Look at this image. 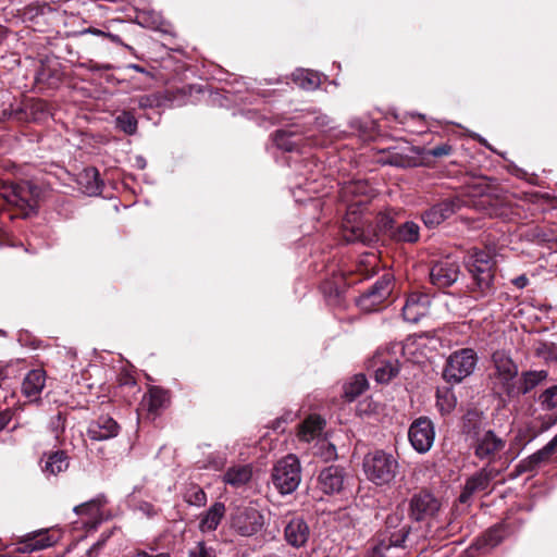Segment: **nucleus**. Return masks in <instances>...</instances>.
Wrapping results in <instances>:
<instances>
[{
	"mask_svg": "<svg viewBox=\"0 0 557 557\" xmlns=\"http://www.w3.org/2000/svg\"><path fill=\"white\" fill-rule=\"evenodd\" d=\"M408 438L419 454L429 451L435 438L433 422L426 417L416 419L408 430Z\"/></svg>",
	"mask_w": 557,
	"mask_h": 557,
	"instance_id": "9b49d317",
	"label": "nucleus"
},
{
	"mask_svg": "<svg viewBox=\"0 0 557 557\" xmlns=\"http://www.w3.org/2000/svg\"><path fill=\"white\" fill-rule=\"evenodd\" d=\"M324 425L325 421L320 416L311 414L299 425L298 438L306 443L319 440L323 432Z\"/></svg>",
	"mask_w": 557,
	"mask_h": 557,
	"instance_id": "a878e982",
	"label": "nucleus"
},
{
	"mask_svg": "<svg viewBox=\"0 0 557 557\" xmlns=\"http://www.w3.org/2000/svg\"><path fill=\"white\" fill-rule=\"evenodd\" d=\"M346 239L348 242L360 240V242H363V243L368 240V238L364 235V232L359 226H356V225H354L351 227V235L347 236Z\"/></svg>",
	"mask_w": 557,
	"mask_h": 557,
	"instance_id": "09e8293b",
	"label": "nucleus"
},
{
	"mask_svg": "<svg viewBox=\"0 0 557 557\" xmlns=\"http://www.w3.org/2000/svg\"><path fill=\"white\" fill-rule=\"evenodd\" d=\"M403 356V343H393L384 349H379L370 363L375 381L382 384L391 382L399 372Z\"/></svg>",
	"mask_w": 557,
	"mask_h": 557,
	"instance_id": "7ed1b4c3",
	"label": "nucleus"
},
{
	"mask_svg": "<svg viewBox=\"0 0 557 557\" xmlns=\"http://www.w3.org/2000/svg\"><path fill=\"white\" fill-rule=\"evenodd\" d=\"M483 194H484V188H479L478 191L472 190V191L469 193L470 196H476V195L483 196Z\"/></svg>",
	"mask_w": 557,
	"mask_h": 557,
	"instance_id": "69168bd1",
	"label": "nucleus"
},
{
	"mask_svg": "<svg viewBox=\"0 0 557 557\" xmlns=\"http://www.w3.org/2000/svg\"><path fill=\"white\" fill-rule=\"evenodd\" d=\"M168 403V394L159 387H151L144 396L141 406L151 414H157Z\"/></svg>",
	"mask_w": 557,
	"mask_h": 557,
	"instance_id": "7c9ffc66",
	"label": "nucleus"
},
{
	"mask_svg": "<svg viewBox=\"0 0 557 557\" xmlns=\"http://www.w3.org/2000/svg\"><path fill=\"white\" fill-rule=\"evenodd\" d=\"M69 468V457L65 451L57 450L48 455L42 467V471L47 475H57L64 472Z\"/></svg>",
	"mask_w": 557,
	"mask_h": 557,
	"instance_id": "2f4dec72",
	"label": "nucleus"
},
{
	"mask_svg": "<svg viewBox=\"0 0 557 557\" xmlns=\"http://www.w3.org/2000/svg\"><path fill=\"white\" fill-rule=\"evenodd\" d=\"M225 460L223 458L214 459L211 462V467L215 470H220L224 466Z\"/></svg>",
	"mask_w": 557,
	"mask_h": 557,
	"instance_id": "680f3d73",
	"label": "nucleus"
},
{
	"mask_svg": "<svg viewBox=\"0 0 557 557\" xmlns=\"http://www.w3.org/2000/svg\"><path fill=\"white\" fill-rule=\"evenodd\" d=\"M225 515V506L222 503H214L201 517L199 530L208 533L216 530L222 518Z\"/></svg>",
	"mask_w": 557,
	"mask_h": 557,
	"instance_id": "c756f323",
	"label": "nucleus"
},
{
	"mask_svg": "<svg viewBox=\"0 0 557 557\" xmlns=\"http://www.w3.org/2000/svg\"><path fill=\"white\" fill-rule=\"evenodd\" d=\"M512 284L522 289L529 284V278L525 275H520L512 280Z\"/></svg>",
	"mask_w": 557,
	"mask_h": 557,
	"instance_id": "864d4df0",
	"label": "nucleus"
},
{
	"mask_svg": "<svg viewBox=\"0 0 557 557\" xmlns=\"http://www.w3.org/2000/svg\"><path fill=\"white\" fill-rule=\"evenodd\" d=\"M117 423L108 416H101L89 423L87 435L92 441H107L119 434Z\"/></svg>",
	"mask_w": 557,
	"mask_h": 557,
	"instance_id": "4be33fe9",
	"label": "nucleus"
},
{
	"mask_svg": "<svg viewBox=\"0 0 557 557\" xmlns=\"http://www.w3.org/2000/svg\"><path fill=\"white\" fill-rule=\"evenodd\" d=\"M116 127L127 135H133L137 131V120L129 112H122L115 119Z\"/></svg>",
	"mask_w": 557,
	"mask_h": 557,
	"instance_id": "ea45409f",
	"label": "nucleus"
},
{
	"mask_svg": "<svg viewBox=\"0 0 557 557\" xmlns=\"http://www.w3.org/2000/svg\"><path fill=\"white\" fill-rule=\"evenodd\" d=\"M295 133L292 131L280 129L275 133L274 143L277 148L285 151H295L298 149L299 139L294 138Z\"/></svg>",
	"mask_w": 557,
	"mask_h": 557,
	"instance_id": "4c0bfd02",
	"label": "nucleus"
},
{
	"mask_svg": "<svg viewBox=\"0 0 557 557\" xmlns=\"http://www.w3.org/2000/svg\"><path fill=\"white\" fill-rule=\"evenodd\" d=\"M252 478L250 465H235L230 467L223 474V482L234 488L246 485Z\"/></svg>",
	"mask_w": 557,
	"mask_h": 557,
	"instance_id": "bb28decb",
	"label": "nucleus"
},
{
	"mask_svg": "<svg viewBox=\"0 0 557 557\" xmlns=\"http://www.w3.org/2000/svg\"><path fill=\"white\" fill-rule=\"evenodd\" d=\"M110 536V534L108 535H102V539L99 540L96 544H94L90 549L88 550V555L89 556H92L94 554H97L98 550L103 546L104 542L107 541V539Z\"/></svg>",
	"mask_w": 557,
	"mask_h": 557,
	"instance_id": "603ef678",
	"label": "nucleus"
},
{
	"mask_svg": "<svg viewBox=\"0 0 557 557\" xmlns=\"http://www.w3.org/2000/svg\"><path fill=\"white\" fill-rule=\"evenodd\" d=\"M10 421V416L8 413H0V430L4 429Z\"/></svg>",
	"mask_w": 557,
	"mask_h": 557,
	"instance_id": "052dcab7",
	"label": "nucleus"
},
{
	"mask_svg": "<svg viewBox=\"0 0 557 557\" xmlns=\"http://www.w3.org/2000/svg\"><path fill=\"white\" fill-rule=\"evenodd\" d=\"M153 100L149 96L140 97L139 99V107L140 108H147L152 106Z\"/></svg>",
	"mask_w": 557,
	"mask_h": 557,
	"instance_id": "13d9d810",
	"label": "nucleus"
},
{
	"mask_svg": "<svg viewBox=\"0 0 557 557\" xmlns=\"http://www.w3.org/2000/svg\"><path fill=\"white\" fill-rule=\"evenodd\" d=\"M49 115V106L41 99H27L11 111L10 117L17 122H39Z\"/></svg>",
	"mask_w": 557,
	"mask_h": 557,
	"instance_id": "dca6fc26",
	"label": "nucleus"
},
{
	"mask_svg": "<svg viewBox=\"0 0 557 557\" xmlns=\"http://www.w3.org/2000/svg\"><path fill=\"white\" fill-rule=\"evenodd\" d=\"M46 385V373L41 369L29 371L23 380L22 392L30 403H37Z\"/></svg>",
	"mask_w": 557,
	"mask_h": 557,
	"instance_id": "5701e85b",
	"label": "nucleus"
},
{
	"mask_svg": "<svg viewBox=\"0 0 557 557\" xmlns=\"http://www.w3.org/2000/svg\"><path fill=\"white\" fill-rule=\"evenodd\" d=\"M467 268L472 276L470 293L475 299L486 298L494 294V261L483 250H473L467 259Z\"/></svg>",
	"mask_w": 557,
	"mask_h": 557,
	"instance_id": "f257e3e1",
	"label": "nucleus"
},
{
	"mask_svg": "<svg viewBox=\"0 0 557 557\" xmlns=\"http://www.w3.org/2000/svg\"><path fill=\"white\" fill-rule=\"evenodd\" d=\"M369 186L366 182L356 181L346 184L342 188V194L344 198H348V196H358L366 195L368 193Z\"/></svg>",
	"mask_w": 557,
	"mask_h": 557,
	"instance_id": "37998d69",
	"label": "nucleus"
},
{
	"mask_svg": "<svg viewBox=\"0 0 557 557\" xmlns=\"http://www.w3.org/2000/svg\"><path fill=\"white\" fill-rule=\"evenodd\" d=\"M459 273V263L453 258L446 257L432 265L430 270V281L434 286L445 288L457 281Z\"/></svg>",
	"mask_w": 557,
	"mask_h": 557,
	"instance_id": "f8f14e48",
	"label": "nucleus"
},
{
	"mask_svg": "<svg viewBox=\"0 0 557 557\" xmlns=\"http://www.w3.org/2000/svg\"><path fill=\"white\" fill-rule=\"evenodd\" d=\"M86 32L90 33L92 35H97V36H103V37L106 36V32L97 29V28H89Z\"/></svg>",
	"mask_w": 557,
	"mask_h": 557,
	"instance_id": "0e129e2a",
	"label": "nucleus"
},
{
	"mask_svg": "<svg viewBox=\"0 0 557 557\" xmlns=\"http://www.w3.org/2000/svg\"><path fill=\"white\" fill-rule=\"evenodd\" d=\"M50 77L51 75L47 74L45 69H41L36 75V81L44 83L47 82Z\"/></svg>",
	"mask_w": 557,
	"mask_h": 557,
	"instance_id": "4d7b16f0",
	"label": "nucleus"
},
{
	"mask_svg": "<svg viewBox=\"0 0 557 557\" xmlns=\"http://www.w3.org/2000/svg\"><path fill=\"white\" fill-rule=\"evenodd\" d=\"M541 408L550 411L557 408V385L544 389L537 398Z\"/></svg>",
	"mask_w": 557,
	"mask_h": 557,
	"instance_id": "58836bf2",
	"label": "nucleus"
},
{
	"mask_svg": "<svg viewBox=\"0 0 557 557\" xmlns=\"http://www.w3.org/2000/svg\"><path fill=\"white\" fill-rule=\"evenodd\" d=\"M39 195L40 189L29 182L11 184L5 186L2 193L4 200L18 208L25 216L36 209Z\"/></svg>",
	"mask_w": 557,
	"mask_h": 557,
	"instance_id": "423d86ee",
	"label": "nucleus"
},
{
	"mask_svg": "<svg viewBox=\"0 0 557 557\" xmlns=\"http://www.w3.org/2000/svg\"><path fill=\"white\" fill-rule=\"evenodd\" d=\"M292 76L294 83L306 90H314L321 84V74L311 70L298 69Z\"/></svg>",
	"mask_w": 557,
	"mask_h": 557,
	"instance_id": "72a5a7b5",
	"label": "nucleus"
},
{
	"mask_svg": "<svg viewBox=\"0 0 557 557\" xmlns=\"http://www.w3.org/2000/svg\"><path fill=\"white\" fill-rule=\"evenodd\" d=\"M55 539L49 535L47 532L40 531L34 534H28L24 541L18 544L17 552L22 554L40 550L52 546L55 543Z\"/></svg>",
	"mask_w": 557,
	"mask_h": 557,
	"instance_id": "cd10ccee",
	"label": "nucleus"
},
{
	"mask_svg": "<svg viewBox=\"0 0 557 557\" xmlns=\"http://www.w3.org/2000/svg\"><path fill=\"white\" fill-rule=\"evenodd\" d=\"M263 525V516L253 506L237 507L232 513L231 527L243 536H251Z\"/></svg>",
	"mask_w": 557,
	"mask_h": 557,
	"instance_id": "6e6552de",
	"label": "nucleus"
},
{
	"mask_svg": "<svg viewBox=\"0 0 557 557\" xmlns=\"http://www.w3.org/2000/svg\"><path fill=\"white\" fill-rule=\"evenodd\" d=\"M51 425L53 426L54 429V432H55V437L59 436V433L63 431L64 429V425H63V417L61 413H58L54 418H52L51 420Z\"/></svg>",
	"mask_w": 557,
	"mask_h": 557,
	"instance_id": "3c124183",
	"label": "nucleus"
},
{
	"mask_svg": "<svg viewBox=\"0 0 557 557\" xmlns=\"http://www.w3.org/2000/svg\"><path fill=\"white\" fill-rule=\"evenodd\" d=\"M127 67L132 69L136 72H139V73H148L143 66H140L138 64H129Z\"/></svg>",
	"mask_w": 557,
	"mask_h": 557,
	"instance_id": "e2e57ef3",
	"label": "nucleus"
},
{
	"mask_svg": "<svg viewBox=\"0 0 557 557\" xmlns=\"http://www.w3.org/2000/svg\"><path fill=\"white\" fill-rule=\"evenodd\" d=\"M476 354L471 348H463L453 352L443 371V377L453 384L460 383L469 376L476 366Z\"/></svg>",
	"mask_w": 557,
	"mask_h": 557,
	"instance_id": "0eeeda50",
	"label": "nucleus"
},
{
	"mask_svg": "<svg viewBox=\"0 0 557 557\" xmlns=\"http://www.w3.org/2000/svg\"><path fill=\"white\" fill-rule=\"evenodd\" d=\"M401 529H407L409 532L408 524H403V513L395 511L387 516L385 521V530L379 535L396 533Z\"/></svg>",
	"mask_w": 557,
	"mask_h": 557,
	"instance_id": "a19ab883",
	"label": "nucleus"
},
{
	"mask_svg": "<svg viewBox=\"0 0 557 557\" xmlns=\"http://www.w3.org/2000/svg\"><path fill=\"white\" fill-rule=\"evenodd\" d=\"M345 483V472L338 466H330L323 469L318 478V486L324 494L339 493Z\"/></svg>",
	"mask_w": 557,
	"mask_h": 557,
	"instance_id": "412c9836",
	"label": "nucleus"
},
{
	"mask_svg": "<svg viewBox=\"0 0 557 557\" xmlns=\"http://www.w3.org/2000/svg\"><path fill=\"white\" fill-rule=\"evenodd\" d=\"M78 184L84 194L97 196L102 191V182L99 172L95 168H87L78 175Z\"/></svg>",
	"mask_w": 557,
	"mask_h": 557,
	"instance_id": "c85d7f7f",
	"label": "nucleus"
},
{
	"mask_svg": "<svg viewBox=\"0 0 557 557\" xmlns=\"http://www.w3.org/2000/svg\"><path fill=\"white\" fill-rule=\"evenodd\" d=\"M440 509V500L425 491L414 494L410 500V515L416 521L433 519Z\"/></svg>",
	"mask_w": 557,
	"mask_h": 557,
	"instance_id": "ddd939ff",
	"label": "nucleus"
},
{
	"mask_svg": "<svg viewBox=\"0 0 557 557\" xmlns=\"http://www.w3.org/2000/svg\"><path fill=\"white\" fill-rule=\"evenodd\" d=\"M188 557H216L215 549L206 542H196L188 550Z\"/></svg>",
	"mask_w": 557,
	"mask_h": 557,
	"instance_id": "c03bdc74",
	"label": "nucleus"
},
{
	"mask_svg": "<svg viewBox=\"0 0 557 557\" xmlns=\"http://www.w3.org/2000/svg\"><path fill=\"white\" fill-rule=\"evenodd\" d=\"M320 447L315 451L317 455L321 456L324 460H332L336 457V448L333 444L325 440L319 441Z\"/></svg>",
	"mask_w": 557,
	"mask_h": 557,
	"instance_id": "49530a36",
	"label": "nucleus"
},
{
	"mask_svg": "<svg viewBox=\"0 0 557 557\" xmlns=\"http://www.w3.org/2000/svg\"><path fill=\"white\" fill-rule=\"evenodd\" d=\"M139 509L148 516H152L156 513L153 506L148 503L140 505Z\"/></svg>",
	"mask_w": 557,
	"mask_h": 557,
	"instance_id": "6e6d98bb",
	"label": "nucleus"
},
{
	"mask_svg": "<svg viewBox=\"0 0 557 557\" xmlns=\"http://www.w3.org/2000/svg\"><path fill=\"white\" fill-rule=\"evenodd\" d=\"M102 500L100 498L92 499L90 502L84 503L82 505H78L74 508V511L77 515H86L88 516L89 520L85 521V524H91V528H96L98 523L101 522V507H102Z\"/></svg>",
	"mask_w": 557,
	"mask_h": 557,
	"instance_id": "473e14b6",
	"label": "nucleus"
},
{
	"mask_svg": "<svg viewBox=\"0 0 557 557\" xmlns=\"http://www.w3.org/2000/svg\"><path fill=\"white\" fill-rule=\"evenodd\" d=\"M474 137H475V138H478V140H479L481 144H483L484 146H486V147H488V148H490V146L487 145V143H486V140H485L484 138H482V137H481V136H479V135H474Z\"/></svg>",
	"mask_w": 557,
	"mask_h": 557,
	"instance_id": "338daca9",
	"label": "nucleus"
},
{
	"mask_svg": "<svg viewBox=\"0 0 557 557\" xmlns=\"http://www.w3.org/2000/svg\"><path fill=\"white\" fill-rule=\"evenodd\" d=\"M284 535L289 545L299 548L307 543L310 530L301 518H294L285 527Z\"/></svg>",
	"mask_w": 557,
	"mask_h": 557,
	"instance_id": "b1692460",
	"label": "nucleus"
},
{
	"mask_svg": "<svg viewBox=\"0 0 557 557\" xmlns=\"http://www.w3.org/2000/svg\"><path fill=\"white\" fill-rule=\"evenodd\" d=\"M392 235L399 242L416 243L420 236V227L417 223L407 221L399 225Z\"/></svg>",
	"mask_w": 557,
	"mask_h": 557,
	"instance_id": "f704fd0d",
	"label": "nucleus"
},
{
	"mask_svg": "<svg viewBox=\"0 0 557 557\" xmlns=\"http://www.w3.org/2000/svg\"><path fill=\"white\" fill-rule=\"evenodd\" d=\"M465 203L459 197L445 199L426 210L422 220L425 226L435 227L451 216Z\"/></svg>",
	"mask_w": 557,
	"mask_h": 557,
	"instance_id": "2eb2a0df",
	"label": "nucleus"
},
{
	"mask_svg": "<svg viewBox=\"0 0 557 557\" xmlns=\"http://www.w3.org/2000/svg\"><path fill=\"white\" fill-rule=\"evenodd\" d=\"M498 474L499 471L491 466L482 468L466 481L463 491L459 496V500L461 503H466L473 494L485 491L490 486L492 480H494Z\"/></svg>",
	"mask_w": 557,
	"mask_h": 557,
	"instance_id": "f3484780",
	"label": "nucleus"
},
{
	"mask_svg": "<svg viewBox=\"0 0 557 557\" xmlns=\"http://www.w3.org/2000/svg\"><path fill=\"white\" fill-rule=\"evenodd\" d=\"M301 481L300 461L296 455L289 454L280 459L272 470V482L283 495L297 490Z\"/></svg>",
	"mask_w": 557,
	"mask_h": 557,
	"instance_id": "20e7f679",
	"label": "nucleus"
},
{
	"mask_svg": "<svg viewBox=\"0 0 557 557\" xmlns=\"http://www.w3.org/2000/svg\"><path fill=\"white\" fill-rule=\"evenodd\" d=\"M518 372V366L512 360L509 352L496 350L492 355V366L488 376L495 388L508 395V391L517 379Z\"/></svg>",
	"mask_w": 557,
	"mask_h": 557,
	"instance_id": "39448f33",
	"label": "nucleus"
},
{
	"mask_svg": "<svg viewBox=\"0 0 557 557\" xmlns=\"http://www.w3.org/2000/svg\"><path fill=\"white\" fill-rule=\"evenodd\" d=\"M399 463L389 453L374 450L366 455L363 470L367 478L377 485L388 484L397 474Z\"/></svg>",
	"mask_w": 557,
	"mask_h": 557,
	"instance_id": "f03ea898",
	"label": "nucleus"
},
{
	"mask_svg": "<svg viewBox=\"0 0 557 557\" xmlns=\"http://www.w3.org/2000/svg\"><path fill=\"white\" fill-rule=\"evenodd\" d=\"M367 386L366 375L357 374L344 385V396L348 401H352L366 391Z\"/></svg>",
	"mask_w": 557,
	"mask_h": 557,
	"instance_id": "e433bc0d",
	"label": "nucleus"
},
{
	"mask_svg": "<svg viewBox=\"0 0 557 557\" xmlns=\"http://www.w3.org/2000/svg\"><path fill=\"white\" fill-rule=\"evenodd\" d=\"M557 449V435H555L543 448L522 459L516 467L515 476L525 472L535 471L541 463L547 461Z\"/></svg>",
	"mask_w": 557,
	"mask_h": 557,
	"instance_id": "6ab92c4d",
	"label": "nucleus"
},
{
	"mask_svg": "<svg viewBox=\"0 0 557 557\" xmlns=\"http://www.w3.org/2000/svg\"><path fill=\"white\" fill-rule=\"evenodd\" d=\"M407 536V529L392 534L377 535L376 543L364 557H399L396 553L403 548Z\"/></svg>",
	"mask_w": 557,
	"mask_h": 557,
	"instance_id": "4468645a",
	"label": "nucleus"
},
{
	"mask_svg": "<svg viewBox=\"0 0 557 557\" xmlns=\"http://www.w3.org/2000/svg\"><path fill=\"white\" fill-rule=\"evenodd\" d=\"M504 537V528L502 525H496L494 528H491L488 531L485 532L482 540L484 542V545L492 548L496 545H498Z\"/></svg>",
	"mask_w": 557,
	"mask_h": 557,
	"instance_id": "79ce46f5",
	"label": "nucleus"
},
{
	"mask_svg": "<svg viewBox=\"0 0 557 557\" xmlns=\"http://www.w3.org/2000/svg\"><path fill=\"white\" fill-rule=\"evenodd\" d=\"M483 412L476 408H470L462 418V432L469 440H474L485 432Z\"/></svg>",
	"mask_w": 557,
	"mask_h": 557,
	"instance_id": "393cba45",
	"label": "nucleus"
},
{
	"mask_svg": "<svg viewBox=\"0 0 557 557\" xmlns=\"http://www.w3.org/2000/svg\"><path fill=\"white\" fill-rule=\"evenodd\" d=\"M453 148L448 144H442L429 150V154L435 158L450 154Z\"/></svg>",
	"mask_w": 557,
	"mask_h": 557,
	"instance_id": "de8ad7c7",
	"label": "nucleus"
},
{
	"mask_svg": "<svg viewBox=\"0 0 557 557\" xmlns=\"http://www.w3.org/2000/svg\"><path fill=\"white\" fill-rule=\"evenodd\" d=\"M104 37L109 38L114 44L123 45L124 46V44L122 42V39L120 38V36L115 35V34L106 33ZM125 47L129 48L127 45H125Z\"/></svg>",
	"mask_w": 557,
	"mask_h": 557,
	"instance_id": "bf43d9fd",
	"label": "nucleus"
},
{
	"mask_svg": "<svg viewBox=\"0 0 557 557\" xmlns=\"http://www.w3.org/2000/svg\"><path fill=\"white\" fill-rule=\"evenodd\" d=\"M457 405V397L451 388H440L436 393V406L442 414H449Z\"/></svg>",
	"mask_w": 557,
	"mask_h": 557,
	"instance_id": "c9c22d12",
	"label": "nucleus"
},
{
	"mask_svg": "<svg viewBox=\"0 0 557 557\" xmlns=\"http://www.w3.org/2000/svg\"><path fill=\"white\" fill-rule=\"evenodd\" d=\"M430 297L422 293H411L408 295L403 307V317L406 321L416 323L422 317L428 314L430 308Z\"/></svg>",
	"mask_w": 557,
	"mask_h": 557,
	"instance_id": "aec40b11",
	"label": "nucleus"
},
{
	"mask_svg": "<svg viewBox=\"0 0 557 557\" xmlns=\"http://www.w3.org/2000/svg\"><path fill=\"white\" fill-rule=\"evenodd\" d=\"M548 373L546 370L523 371L517 376L512 386L508 391L509 398H516L525 395L546 381Z\"/></svg>",
	"mask_w": 557,
	"mask_h": 557,
	"instance_id": "a211bd4d",
	"label": "nucleus"
},
{
	"mask_svg": "<svg viewBox=\"0 0 557 557\" xmlns=\"http://www.w3.org/2000/svg\"><path fill=\"white\" fill-rule=\"evenodd\" d=\"M332 120L325 114H319L314 117V125L318 129L324 131L326 127L331 128Z\"/></svg>",
	"mask_w": 557,
	"mask_h": 557,
	"instance_id": "8fccbe9b",
	"label": "nucleus"
},
{
	"mask_svg": "<svg viewBox=\"0 0 557 557\" xmlns=\"http://www.w3.org/2000/svg\"><path fill=\"white\" fill-rule=\"evenodd\" d=\"M137 161L139 162L140 166L144 168V165H145L144 160L141 158H139Z\"/></svg>",
	"mask_w": 557,
	"mask_h": 557,
	"instance_id": "774afa93",
	"label": "nucleus"
},
{
	"mask_svg": "<svg viewBox=\"0 0 557 557\" xmlns=\"http://www.w3.org/2000/svg\"><path fill=\"white\" fill-rule=\"evenodd\" d=\"M472 446L475 457L480 460H486L490 465L499 458V454L506 447V441L494 431L486 430L472 440Z\"/></svg>",
	"mask_w": 557,
	"mask_h": 557,
	"instance_id": "9d476101",
	"label": "nucleus"
},
{
	"mask_svg": "<svg viewBox=\"0 0 557 557\" xmlns=\"http://www.w3.org/2000/svg\"><path fill=\"white\" fill-rule=\"evenodd\" d=\"M90 71H107L111 69V65L109 64H97L92 61H89L88 65H86Z\"/></svg>",
	"mask_w": 557,
	"mask_h": 557,
	"instance_id": "5fc2aeb1",
	"label": "nucleus"
},
{
	"mask_svg": "<svg viewBox=\"0 0 557 557\" xmlns=\"http://www.w3.org/2000/svg\"><path fill=\"white\" fill-rule=\"evenodd\" d=\"M185 499L190 505L202 506L206 504L207 496L200 487L193 486L186 492Z\"/></svg>",
	"mask_w": 557,
	"mask_h": 557,
	"instance_id": "a18cd8bd",
	"label": "nucleus"
},
{
	"mask_svg": "<svg viewBox=\"0 0 557 557\" xmlns=\"http://www.w3.org/2000/svg\"><path fill=\"white\" fill-rule=\"evenodd\" d=\"M393 274L385 272L367 292L358 299L362 310L373 311L391 295L393 290Z\"/></svg>",
	"mask_w": 557,
	"mask_h": 557,
	"instance_id": "1a4fd4ad",
	"label": "nucleus"
}]
</instances>
